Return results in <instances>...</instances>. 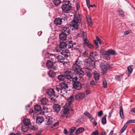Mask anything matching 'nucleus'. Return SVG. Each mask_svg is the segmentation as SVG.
<instances>
[{
  "instance_id": "obj_3",
  "label": "nucleus",
  "mask_w": 135,
  "mask_h": 135,
  "mask_svg": "<svg viewBox=\"0 0 135 135\" xmlns=\"http://www.w3.org/2000/svg\"><path fill=\"white\" fill-rule=\"evenodd\" d=\"M71 73L70 71H66L64 74H61L59 75L57 77V78L60 81H62L65 79L69 80L70 78H71Z\"/></svg>"
},
{
  "instance_id": "obj_39",
  "label": "nucleus",
  "mask_w": 135,
  "mask_h": 135,
  "mask_svg": "<svg viewBox=\"0 0 135 135\" xmlns=\"http://www.w3.org/2000/svg\"><path fill=\"white\" fill-rule=\"evenodd\" d=\"M78 23L77 22L76 23L72 22V26L76 30H77L78 28Z\"/></svg>"
},
{
  "instance_id": "obj_35",
  "label": "nucleus",
  "mask_w": 135,
  "mask_h": 135,
  "mask_svg": "<svg viewBox=\"0 0 135 135\" xmlns=\"http://www.w3.org/2000/svg\"><path fill=\"white\" fill-rule=\"evenodd\" d=\"M86 76L89 78H90L92 75V73L91 71L90 70L86 71Z\"/></svg>"
},
{
  "instance_id": "obj_16",
  "label": "nucleus",
  "mask_w": 135,
  "mask_h": 135,
  "mask_svg": "<svg viewBox=\"0 0 135 135\" xmlns=\"http://www.w3.org/2000/svg\"><path fill=\"white\" fill-rule=\"evenodd\" d=\"M46 66L49 68H52L54 70H56L57 69V67L55 66H54L53 63L51 61H48L46 63Z\"/></svg>"
},
{
  "instance_id": "obj_43",
  "label": "nucleus",
  "mask_w": 135,
  "mask_h": 135,
  "mask_svg": "<svg viewBox=\"0 0 135 135\" xmlns=\"http://www.w3.org/2000/svg\"><path fill=\"white\" fill-rule=\"evenodd\" d=\"M133 66L132 65H131L127 67L128 71L130 74L133 71V69L132 67Z\"/></svg>"
},
{
  "instance_id": "obj_62",
  "label": "nucleus",
  "mask_w": 135,
  "mask_h": 135,
  "mask_svg": "<svg viewBox=\"0 0 135 135\" xmlns=\"http://www.w3.org/2000/svg\"><path fill=\"white\" fill-rule=\"evenodd\" d=\"M64 133L65 134H67L68 133V132L67 131V129H64Z\"/></svg>"
},
{
  "instance_id": "obj_8",
  "label": "nucleus",
  "mask_w": 135,
  "mask_h": 135,
  "mask_svg": "<svg viewBox=\"0 0 135 135\" xmlns=\"http://www.w3.org/2000/svg\"><path fill=\"white\" fill-rule=\"evenodd\" d=\"M100 52L104 59L107 60H109L110 58V56L107 51H104L103 50H101Z\"/></svg>"
},
{
  "instance_id": "obj_41",
  "label": "nucleus",
  "mask_w": 135,
  "mask_h": 135,
  "mask_svg": "<svg viewBox=\"0 0 135 135\" xmlns=\"http://www.w3.org/2000/svg\"><path fill=\"white\" fill-rule=\"evenodd\" d=\"M79 31L80 32V34L84 38H86V36L85 32L81 30H79Z\"/></svg>"
},
{
  "instance_id": "obj_64",
  "label": "nucleus",
  "mask_w": 135,
  "mask_h": 135,
  "mask_svg": "<svg viewBox=\"0 0 135 135\" xmlns=\"http://www.w3.org/2000/svg\"><path fill=\"white\" fill-rule=\"evenodd\" d=\"M50 99L51 100V102L53 103H54L55 102V100L54 99L52 98H50Z\"/></svg>"
},
{
  "instance_id": "obj_1",
  "label": "nucleus",
  "mask_w": 135,
  "mask_h": 135,
  "mask_svg": "<svg viewBox=\"0 0 135 135\" xmlns=\"http://www.w3.org/2000/svg\"><path fill=\"white\" fill-rule=\"evenodd\" d=\"M83 59L82 57L81 56H79L78 59L76 60L75 63L72 66V70L75 72L76 76L74 77H72L70 79V80L72 79L77 81L78 78V76L81 78L84 75V72L81 69V66L83 65Z\"/></svg>"
},
{
  "instance_id": "obj_5",
  "label": "nucleus",
  "mask_w": 135,
  "mask_h": 135,
  "mask_svg": "<svg viewBox=\"0 0 135 135\" xmlns=\"http://www.w3.org/2000/svg\"><path fill=\"white\" fill-rule=\"evenodd\" d=\"M70 1H68L65 2V4L62 5L61 8L62 11L64 12H67L71 9L72 7Z\"/></svg>"
},
{
  "instance_id": "obj_40",
  "label": "nucleus",
  "mask_w": 135,
  "mask_h": 135,
  "mask_svg": "<svg viewBox=\"0 0 135 135\" xmlns=\"http://www.w3.org/2000/svg\"><path fill=\"white\" fill-rule=\"evenodd\" d=\"M102 124L104 125L107 123L106 118L105 116L102 119Z\"/></svg>"
},
{
  "instance_id": "obj_38",
  "label": "nucleus",
  "mask_w": 135,
  "mask_h": 135,
  "mask_svg": "<svg viewBox=\"0 0 135 135\" xmlns=\"http://www.w3.org/2000/svg\"><path fill=\"white\" fill-rule=\"evenodd\" d=\"M53 2L56 6L59 5L61 3V0H54Z\"/></svg>"
},
{
  "instance_id": "obj_28",
  "label": "nucleus",
  "mask_w": 135,
  "mask_h": 135,
  "mask_svg": "<svg viewBox=\"0 0 135 135\" xmlns=\"http://www.w3.org/2000/svg\"><path fill=\"white\" fill-rule=\"evenodd\" d=\"M67 44L64 42H61L59 44V47L61 49H65L66 47Z\"/></svg>"
},
{
  "instance_id": "obj_2",
  "label": "nucleus",
  "mask_w": 135,
  "mask_h": 135,
  "mask_svg": "<svg viewBox=\"0 0 135 135\" xmlns=\"http://www.w3.org/2000/svg\"><path fill=\"white\" fill-rule=\"evenodd\" d=\"M68 88V86L67 84L65 83L62 82L60 83L59 87H56V90L61 95L63 96L64 95L67 93Z\"/></svg>"
},
{
  "instance_id": "obj_58",
  "label": "nucleus",
  "mask_w": 135,
  "mask_h": 135,
  "mask_svg": "<svg viewBox=\"0 0 135 135\" xmlns=\"http://www.w3.org/2000/svg\"><path fill=\"white\" fill-rule=\"evenodd\" d=\"M94 43L95 44L96 47L97 48H98L99 46L98 45V44L97 42V41L96 40H94Z\"/></svg>"
},
{
  "instance_id": "obj_57",
  "label": "nucleus",
  "mask_w": 135,
  "mask_h": 135,
  "mask_svg": "<svg viewBox=\"0 0 135 135\" xmlns=\"http://www.w3.org/2000/svg\"><path fill=\"white\" fill-rule=\"evenodd\" d=\"M103 114V111L102 110L100 111L98 113V116L99 117L100 116Z\"/></svg>"
},
{
  "instance_id": "obj_22",
  "label": "nucleus",
  "mask_w": 135,
  "mask_h": 135,
  "mask_svg": "<svg viewBox=\"0 0 135 135\" xmlns=\"http://www.w3.org/2000/svg\"><path fill=\"white\" fill-rule=\"evenodd\" d=\"M40 102L41 104L44 105H48V100L45 98H43L40 100Z\"/></svg>"
},
{
  "instance_id": "obj_42",
  "label": "nucleus",
  "mask_w": 135,
  "mask_h": 135,
  "mask_svg": "<svg viewBox=\"0 0 135 135\" xmlns=\"http://www.w3.org/2000/svg\"><path fill=\"white\" fill-rule=\"evenodd\" d=\"M63 112L65 115H67L69 113V110L68 108H64Z\"/></svg>"
},
{
  "instance_id": "obj_56",
  "label": "nucleus",
  "mask_w": 135,
  "mask_h": 135,
  "mask_svg": "<svg viewBox=\"0 0 135 135\" xmlns=\"http://www.w3.org/2000/svg\"><path fill=\"white\" fill-rule=\"evenodd\" d=\"M86 18L87 20V21H90V20H91V18L90 16L89 15H87L86 16Z\"/></svg>"
},
{
  "instance_id": "obj_33",
  "label": "nucleus",
  "mask_w": 135,
  "mask_h": 135,
  "mask_svg": "<svg viewBox=\"0 0 135 135\" xmlns=\"http://www.w3.org/2000/svg\"><path fill=\"white\" fill-rule=\"evenodd\" d=\"M90 121L92 122L93 124H94L95 126H96L97 124V122H95V119L94 118L92 117L91 115L90 118H88Z\"/></svg>"
},
{
  "instance_id": "obj_44",
  "label": "nucleus",
  "mask_w": 135,
  "mask_h": 135,
  "mask_svg": "<svg viewBox=\"0 0 135 135\" xmlns=\"http://www.w3.org/2000/svg\"><path fill=\"white\" fill-rule=\"evenodd\" d=\"M127 124H125L121 129L120 131V133H123L127 128Z\"/></svg>"
},
{
  "instance_id": "obj_12",
  "label": "nucleus",
  "mask_w": 135,
  "mask_h": 135,
  "mask_svg": "<svg viewBox=\"0 0 135 135\" xmlns=\"http://www.w3.org/2000/svg\"><path fill=\"white\" fill-rule=\"evenodd\" d=\"M54 119L50 116H47L45 118V121L46 124L48 125H51L53 123Z\"/></svg>"
},
{
  "instance_id": "obj_4",
  "label": "nucleus",
  "mask_w": 135,
  "mask_h": 135,
  "mask_svg": "<svg viewBox=\"0 0 135 135\" xmlns=\"http://www.w3.org/2000/svg\"><path fill=\"white\" fill-rule=\"evenodd\" d=\"M112 64L110 65L109 64H105L104 63H102L100 65L102 73L103 74L106 73L108 69L112 68Z\"/></svg>"
},
{
  "instance_id": "obj_48",
  "label": "nucleus",
  "mask_w": 135,
  "mask_h": 135,
  "mask_svg": "<svg viewBox=\"0 0 135 135\" xmlns=\"http://www.w3.org/2000/svg\"><path fill=\"white\" fill-rule=\"evenodd\" d=\"M103 85L104 88H107V83L105 79H104V81L103 82Z\"/></svg>"
},
{
  "instance_id": "obj_17",
  "label": "nucleus",
  "mask_w": 135,
  "mask_h": 135,
  "mask_svg": "<svg viewBox=\"0 0 135 135\" xmlns=\"http://www.w3.org/2000/svg\"><path fill=\"white\" fill-rule=\"evenodd\" d=\"M61 54L64 56L65 57L67 58L70 55V53L67 49H65L62 50Z\"/></svg>"
},
{
  "instance_id": "obj_19",
  "label": "nucleus",
  "mask_w": 135,
  "mask_h": 135,
  "mask_svg": "<svg viewBox=\"0 0 135 135\" xmlns=\"http://www.w3.org/2000/svg\"><path fill=\"white\" fill-rule=\"evenodd\" d=\"M68 35L64 33L61 32L59 35V39L61 40H65L66 39L67 36Z\"/></svg>"
},
{
  "instance_id": "obj_9",
  "label": "nucleus",
  "mask_w": 135,
  "mask_h": 135,
  "mask_svg": "<svg viewBox=\"0 0 135 135\" xmlns=\"http://www.w3.org/2000/svg\"><path fill=\"white\" fill-rule=\"evenodd\" d=\"M52 57H53L54 59H55V60L56 59L59 62L62 63L63 64H64V60L65 58L64 57L61 55L57 56L54 55H53Z\"/></svg>"
},
{
  "instance_id": "obj_20",
  "label": "nucleus",
  "mask_w": 135,
  "mask_h": 135,
  "mask_svg": "<svg viewBox=\"0 0 135 135\" xmlns=\"http://www.w3.org/2000/svg\"><path fill=\"white\" fill-rule=\"evenodd\" d=\"M62 32L69 35L70 32V30L69 27H63L62 29Z\"/></svg>"
},
{
  "instance_id": "obj_29",
  "label": "nucleus",
  "mask_w": 135,
  "mask_h": 135,
  "mask_svg": "<svg viewBox=\"0 0 135 135\" xmlns=\"http://www.w3.org/2000/svg\"><path fill=\"white\" fill-rule=\"evenodd\" d=\"M84 131V128L83 127L79 128L75 132V134H78L80 133L83 132Z\"/></svg>"
},
{
  "instance_id": "obj_37",
  "label": "nucleus",
  "mask_w": 135,
  "mask_h": 135,
  "mask_svg": "<svg viewBox=\"0 0 135 135\" xmlns=\"http://www.w3.org/2000/svg\"><path fill=\"white\" fill-rule=\"evenodd\" d=\"M107 51L110 55L111 54L115 55H117V53L115 52L112 49L109 50Z\"/></svg>"
},
{
  "instance_id": "obj_59",
  "label": "nucleus",
  "mask_w": 135,
  "mask_h": 135,
  "mask_svg": "<svg viewBox=\"0 0 135 135\" xmlns=\"http://www.w3.org/2000/svg\"><path fill=\"white\" fill-rule=\"evenodd\" d=\"M113 113V110H111L109 113V115L108 116V118H110L111 115Z\"/></svg>"
},
{
  "instance_id": "obj_30",
  "label": "nucleus",
  "mask_w": 135,
  "mask_h": 135,
  "mask_svg": "<svg viewBox=\"0 0 135 135\" xmlns=\"http://www.w3.org/2000/svg\"><path fill=\"white\" fill-rule=\"evenodd\" d=\"M35 110L37 112L42 111L41 106L38 104L36 105L34 107Z\"/></svg>"
},
{
  "instance_id": "obj_54",
  "label": "nucleus",
  "mask_w": 135,
  "mask_h": 135,
  "mask_svg": "<svg viewBox=\"0 0 135 135\" xmlns=\"http://www.w3.org/2000/svg\"><path fill=\"white\" fill-rule=\"evenodd\" d=\"M99 133L97 130L93 132L91 134V135H99Z\"/></svg>"
},
{
  "instance_id": "obj_52",
  "label": "nucleus",
  "mask_w": 135,
  "mask_h": 135,
  "mask_svg": "<svg viewBox=\"0 0 135 135\" xmlns=\"http://www.w3.org/2000/svg\"><path fill=\"white\" fill-rule=\"evenodd\" d=\"M131 123H135V120H128L126 124H129Z\"/></svg>"
},
{
  "instance_id": "obj_23",
  "label": "nucleus",
  "mask_w": 135,
  "mask_h": 135,
  "mask_svg": "<svg viewBox=\"0 0 135 135\" xmlns=\"http://www.w3.org/2000/svg\"><path fill=\"white\" fill-rule=\"evenodd\" d=\"M23 122L24 125L26 126H28L31 123L30 120L28 119L25 118L23 120Z\"/></svg>"
},
{
  "instance_id": "obj_14",
  "label": "nucleus",
  "mask_w": 135,
  "mask_h": 135,
  "mask_svg": "<svg viewBox=\"0 0 135 135\" xmlns=\"http://www.w3.org/2000/svg\"><path fill=\"white\" fill-rule=\"evenodd\" d=\"M82 16L80 14L74 15V19L73 20L72 22L76 23V22L80 23L81 21Z\"/></svg>"
},
{
  "instance_id": "obj_24",
  "label": "nucleus",
  "mask_w": 135,
  "mask_h": 135,
  "mask_svg": "<svg viewBox=\"0 0 135 135\" xmlns=\"http://www.w3.org/2000/svg\"><path fill=\"white\" fill-rule=\"evenodd\" d=\"M61 107L57 104H55L53 105V108L54 110L56 112H59L60 110Z\"/></svg>"
},
{
  "instance_id": "obj_51",
  "label": "nucleus",
  "mask_w": 135,
  "mask_h": 135,
  "mask_svg": "<svg viewBox=\"0 0 135 135\" xmlns=\"http://www.w3.org/2000/svg\"><path fill=\"white\" fill-rule=\"evenodd\" d=\"M76 128L75 127H73L71 128L70 130V132L71 133H73L75 130Z\"/></svg>"
},
{
  "instance_id": "obj_34",
  "label": "nucleus",
  "mask_w": 135,
  "mask_h": 135,
  "mask_svg": "<svg viewBox=\"0 0 135 135\" xmlns=\"http://www.w3.org/2000/svg\"><path fill=\"white\" fill-rule=\"evenodd\" d=\"M29 128L28 126L24 125L22 126L21 130L23 132H25Z\"/></svg>"
},
{
  "instance_id": "obj_45",
  "label": "nucleus",
  "mask_w": 135,
  "mask_h": 135,
  "mask_svg": "<svg viewBox=\"0 0 135 135\" xmlns=\"http://www.w3.org/2000/svg\"><path fill=\"white\" fill-rule=\"evenodd\" d=\"M87 5L89 8L90 7H93V5H90L89 0H86Z\"/></svg>"
},
{
  "instance_id": "obj_50",
  "label": "nucleus",
  "mask_w": 135,
  "mask_h": 135,
  "mask_svg": "<svg viewBox=\"0 0 135 135\" xmlns=\"http://www.w3.org/2000/svg\"><path fill=\"white\" fill-rule=\"evenodd\" d=\"M118 13H119V15L122 17L124 16L123 12L122 10H120L118 11Z\"/></svg>"
},
{
  "instance_id": "obj_36",
  "label": "nucleus",
  "mask_w": 135,
  "mask_h": 135,
  "mask_svg": "<svg viewBox=\"0 0 135 135\" xmlns=\"http://www.w3.org/2000/svg\"><path fill=\"white\" fill-rule=\"evenodd\" d=\"M123 76V74H121L119 75H117L115 76V79L117 81H120Z\"/></svg>"
},
{
  "instance_id": "obj_25",
  "label": "nucleus",
  "mask_w": 135,
  "mask_h": 135,
  "mask_svg": "<svg viewBox=\"0 0 135 135\" xmlns=\"http://www.w3.org/2000/svg\"><path fill=\"white\" fill-rule=\"evenodd\" d=\"M61 52L62 50L60 47L57 46L56 47L55 51V55H56L57 54H61Z\"/></svg>"
},
{
  "instance_id": "obj_7",
  "label": "nucleus",
  "mask_w": 135,
  "mask_h": 135,
  "mask_svg": "<svg viewBox=\"0 0 135 135\" xmlns=\"http://www.w3.org/2000/svg\"><path fill=\"white\" fill-rule=\"evenodd\" d=\"M85 62L86 64L87 67L89 68L94 66L95 65L94 61L90 58L85 59Z\"/></svg>"
},
{
  "instance_id": "obj_6",
  "label": "nucleus",
  "mask_w": 135,
  "mask_h": 135,
  "mask_svg": "<svg viewBox=\"0 0 135 135\" xmlns=\"http://www.w3.org/2000/svg\"><path fill=\"white\" fill-rule=\"evenodd\" d=\"M67 18L66 17H61V18L56 19L54 21V23L57 25H60L62 22H65L67 21Z\"/></svg>"
},
{
  "instance_id": "obj_47",
  "label": "nucleus",
  "mask_w": 135,
  "mask_h": 135,
  "mask_svg": "<svg viewBox=\"0 0 135 135\" xmlns=\"http://www.w3.org/2000/svg\"><path fill=\"white\" fill-rule=\"evenodd\" d=\"M84 114L85 116H87L88 117V118H90L92 115L89 112L87 111H85L84 113Z\"/></svg>"
},
{
  "instance_id": "obj_61",
  "label": "nucleus",
  "mask_w": 135,
  "mask_h": 135,
  "mask_svg": "<svg viewBox=\"0 0 135 135\" xmlns=\"http://www.w3.org/2000/svg\"><path fill=\"white\" fill-rule=\"evenodd\" d=\"M130 31L128 30L124 32V34L125 35H127L129 34L130 33Z\"/></svg>"
},
{
  "instance_id": "obj_21",
  "label": "nucleus",
  "mask_w": 135,
  "mask_h": 135,
  "mask_svg": "<svg viewBox=\"0 0 135 135\" xmlns=\"http://www.w3.org/2000/svg\"><path fill=\"white\" fill-rule=\"evenodd\" d=\"M46 93L49 96H55L54 95L55 92L52 89H48L46 92Z\"/></svg>"
},
{
  "instance_id": "obj_63",
  "label": "nucleus",
  "mask_w": 135,
  "mask_h": 135,
  "mask_svg": "<svg viewBox=\"0 0 135 135\" xmlns=\"http://www.w3.org/2000/svg\"><path fill=\"white\" fill-rule=\"evenodd\" d=\"M59 123L58 122H57L55 124H53V126H56L59 125Z\"/></svg>"
},
{
  "instance_id": "obj_10",
  "label": "nucleus",
  "mask_w": 135,
  "mask_h": 135,
  "mask_svg": "<svg viewBox=\"0 0 135 135\" xmlns=\"http://www.w3.org/2000/svg\"><path fill=\"white\" fill-rule=\"evenodd\" d=\"M83 44L84 47L87 46L88 48L92 49L94 48V46L89 42L86 38H85L83 40Z\"/></svg>"
},
{
  "instance_id": "obj_46",
  "label": "nucleus",
  "mask_w": 135,
  "mask_h": 135,
  "mask_svg": "<svg viewBox=\"0 0 135 135\" xmlns=\"http://www.w3.org/2000/svg\"><path fill=\"white\" fill-rule=\"evenodd\" d=\"M84 118L81 117L80 118H79L75 122V123L76 124L77 123H80L81 122L83 121Z\"/></svg>"
},
{
  "instance_id": "obj_11",
  "label": "nucleus",
  "mask_w": 135,
  "mask_h": 135,
  "mask_svg": "<svg viewBox=\"0 0 135 135\" xmlns=\"http://www.w3.org/2000/svg\"><path fill=\"white\" fill-rule=\"evenodd\" d=\"M85 97V94L84 93H78L75 96V99L76 100L84 99Z\"/></svg>"
},
{
  "instance_id": "obj_18",
  "label": "nucleus",
  "mask_w": 135,
  "mask_h": 135,
  "mask_svg": "<svg viewBox=\"0 0 135 135\" xmlns=\"http://www.w3.org/2000/svg\"><path fill=\"white\" fill-rule=\"evenodd\" d=\"M90 57L91 58L95 60L99 57L98 53L95 51L91 52L90 54Z\"/></svg>"
},
{
  "instance_id": "obj_53",
  "label": "nucleus",
  "mask_w": 135,
  "mask_h": 135,
  "mask_svg": "<svg viewBox=\"0 0 135 135\" xmlns=\"http://www.w3.org/2000/svg\"><path fill=\"white\" fill-rule=\"evenodd\" d=\"M48 109V108L46 107L43 106L42 110H43V111L44 113H47Z\"/></svg>"
},
{
  "instance_id": "obj_60",
  "label": "nucleus",
  "mask_w": 135,
  "mask_h": 135,
  "mask_svg": "<svg viewBox=\"0 0 135 135\" xmlns=\"http://www.w3.org/2000/svg\"><path fill=\"white\" fill-rule=\"evenodd\" d=\"M88 25L89 26H91L92 25V23L91 22V20H90V21H87Z\"/></svg>"
},
{
  "instance_id": "obj_27",
  "label": "nucleus",
  "mask_w": 135,
  "mask_h": 135,
  "mask_svg": "<svg viewBox=\"0 0 135 135\" xmlns=\"http://www.w3.org/2000/svg\"><path fill=\"white\" fill-rule=\"evenodd\" d=\"M94 77L95 80L96 81L98 80L100 76L99 73L97 71H95L94 73Z\"/></svg>"
},
{
  "instance_id": "obj_31",
  "label": "nucleus",
  "mask_w": 135,
  "mask_h": 135,
  "mask_svg": "<svg viewBox=\"0 0 135 135\" xmlns=\"http://www.w3.org/2000/svg\"><path fill=\"white\" fill-rule=\"evenodd\" d=\"M49 76L51 78L54 77L55 75V74L54 72L52 71H50L48 73Z\"/></svg>"
},
{
  "instance_id": "obj_26",
  "label": "nucleus",
  "mask_w": 135,
  "mask_h": 135,
  "mask_svg": "<svg viewBox=\"0 0 135 135\" xmlns=\"http://www.w3.org/2000/svg\"><path fill=\"white\" fill-rule=\"evenodd\" d=\"M44 120V119L42 117H38L36 119V122L38 124H41L42 122Z\"/></svg>"
},
{
  "instance_id": "obj_32",
  "label": "nucleus",
  "mask_w": 135,
  "mask_h": 135,
  "mask_svg": "<svg viewBox=\"0 0 135 135\" xmlns=\"http://www.w3.org/2000/svg\"><path fill=\"white\" fill-rule=\"evenodd\" d=\"M119 110V114L120 117L122 119L124 118V115L123 114V109L122 106H120V107Z\"/></svg>"
},
{
  "instance_id": "obj_49",
  "label": "nucleus",
  "mask_w": 135,
  "mask_h": 135,
  "mask_svg": "<svg viewBox=\"0 0 135 135\" xmlns=\"http://www.w3.org/2000/svg\"><path fill=\"white\" fill-rule=\"evenodd\" d=\"M37 127L36 126H31L30 127V129L33 131H35L37 129Z\"/></svg>"
},
{
  "instance_id": "obj_13",
  "label": "nucleus",
  "mask_w": 135,
  "mask_h": 135,
  "mask_svg": "<svg viewBox=\"0 0 135 135\" xmlns=\"http://www.w3.org/2000/svg\"><path fill=\"white\" fill-rule=\"evenodd\" d=\"M81 86V83L79 81L75 82L73 84V88L78 90L80 89Z\"/></svg>"
},
{
  "instance_id": "obj_15",
  "label": "nucleus",
  "mask_w": 135,
  "mask_h": 135,
  "mask_svg": "<svg viewBox=\"0 0 135 135\" xmlns=\"http://www.w3.org/2000/svg\"><path fill=\"white\" fill-rule=\"evenodd\" d=\"M67 48L69 49H74L75 47L74 46L76 45V44L74 43L73 44V42L72 41H69L67 42Z\"/></svg>"
},
{
  "instance_id": "obj_55",
  "label": "nucleus",
  "mask_w": 135,
  "mask_h": 135,
  "mask_svg": "<svg viewBox=\"0 0 135 135\" xmlns=\"http://www.w3.org/2000/svg\"><path fill=\"white\" fill-rule=\"evenodd\" d=\"M96 39L97 41L99 43L101 44L102 43V41L100 39L98 36L96 37Z\"/></svg>"
}]
</instances>
